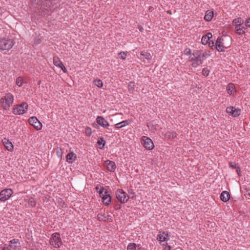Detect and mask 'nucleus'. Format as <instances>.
<instances>
[{
  "mask_svg": "<svg viewBox=\"0 0 250 250\" xmlns=\"http://www.w3.org/2000/svg\"><path fill=\"white\" fill-rule=\"evenodd\" d=\"M245 195L246 197H247L248 196H250V191H247Z\"/></svg>",
  "mask_w": 250,
  "mask_h": 250,
  "instance_id": "54",
  "label": "nucleus"
},
{
  "mask_svg": "<svg viewBox=\"0 0 250 250\" xmlns=\"http://www.w3.org/2000/svg\"><path fill=\"white\" fill-rule=\"evenodd\" d=\"M56 153L59 157H62V148L61 147H58L56 148Z\"/></svg>",
  "mask_w": 250,
  "mask_h": 250,
  "instance_id": "35",
  "label": "nucleus"
},
{
  "mask_svg": "<svg viewBox=\"0 0 250 250\" xmlns=\"http://www.w3.org/2000/svg\"><path fill=\"white\" fill-rule=\"evenodd\" d=\"M114 208L116 210H119L121 208V204H115L114 206Z\"/></svg>",
  "mask_w": 250,
  "mask_h": 250,
  "instance_id": "44",
  "label": "nucleus"
},
{
  "mask_svg": "<svg viewBox=\"0 0 250 250\" xmlns=\"http://www.w3.org/2000/svg\"><path fill=\"white\" fill-rule=\"evenodd\" d=\"M192 57L190 58L189 61H195L198 58L197 57V55H194L192 54Z\"/></svg>",
  "mask_w": 250,
  "mask_h": 250,
  "instance_id": "43",
  "label": "nucleus"
},
{
  "mask_svg": "<svg viewBox=\"0 0 250 250\" xmlns=\"http://www.w3.org/2000/svg\"><path fill=\"white\" fill-rule=\"evenodd\" d=\"M8 245L12 250H17L18 247H20V243L18 239H13L9 241Z\"/></svg>",
  "mask_w": 250,
  "mask_h": 250,
  "instance_id": "15",
  "label": "nucleus"
},
{
  "mask_svg": "<svg viewBox=\"0 0 250 250\" xmlns=\"http://www.w3.org/2000/svg\"><path fill=\"white\" fill-rule=\"evenodd\" d=\"M54 64L58 67H60L61 66H63L62 62L60 61V59L58 57H54L53 59Z\"/></svg>",
  "mask_w": 250,
  "mask_h": 250,
  "instance_id": "24",
  "label": "nucleus"
},
{
  "mask_svg": "<svg viewBox=\"0 0 250 250\" xmlns=\"http://www.w3.org/2000/svg\"><path fill=\"white\" fill-rule=\"evenodd\" d=\"M108 193V191L105 190L104 194H102V196H101L103 204L105 205H108L111 201V197Z\"/></svg>",
  "mask_w": 250,
  "mask_h": 250,
  "instance_id": "14",
  "label": "nucleus"
},
{
  "mask_svg": "<svg viewBox=\"0 0 250 250\" xmlns=\"http://www.w3.org/2000/svg\"><path fill=\"white\" fill-rule=\"evenodd\" d=\"M116 197L121 203H125L127 201L129 197L122 189H118L116 193Z\"/></svg>",
  "mask_w": 250,
  "mask_h": 250,
  "instance_id": "5",
  "label": "nucleus"
},
{
  "mask_svg": "<svg viewBox=\"0 0 250 250\" xmlns=\"http://www.w3.org/2000/svg\"><path fill=\"white\" fill-rule=\"evenodd\" d=\"M60 68H61L62 70L63 71L64 73L67 72V69L63 65V66H61V67H60Z\"/></svg>",
  "mask_w": 250,
  "mask_h": 250,
  "instance_id": "52",
  "label": "nucleus"
},
{
  "mask_svg": "<svg viewBox=\"0 0 250 250\" xmlns=\"http://www.w3.org/2000/svg\"><path fill=\"white\" fill-rule=\"evenodd\" d=\"M120 124H121V123L116 124L115 125V127L117 128H121L125 126V125H120Z\"/></svg>",
  "mask_w": 250,
  "mask_h": 250,
  "instance_id": "48",
  "label": "nucleus"
},
{
  "mask_svg": "<svg viewBox=\"0 0 250 250\" xmlns=\"http://www.w3.org/2000/svg\"><path fill=\"white\" fill-rule=\"evenodd\" d=\"M244 22V20L241 18H237L233 20L232 21V25H237L241 26Z\"/></svg>",
  "mask_w": 250,
  "mask_h": 250,
  "instance_id": "21",
  "label": "nucleus"
},
{
  "mask_svg": "<svg viewBox=\"0 0 250 250\" xmlns=\"http://www.w3.org/2000/svg\"><path fill=\"white\" fill-rule=\"evenodd\" d=\"M85 132L87 136H90L92 134L91 129L90 127H87L85 128Z\"/></svg>",
  "mask_w": 250,
  "mask_h": 250,
  "instance_id": "36",
  "label": "nucleus"
},
{
  "mask_svg": "<svg viewBox=\"0 0 250 250\" xmlns=\"http://www.w3.org/2000/svg\"><path fill=\"white\" fill-rule=\"evenodd\" d=\"M120 123H121V124L124 123V125H128L129 123H130V121L129 120H125V121H123Z\"/></svg>",
  "mask_w": 250,
  "mask_h": 250,
  "instance_id": "51",
  "label": "nucleus"
},
{
  "mask_svg": "<svg viewBox=\"0 0 250 250\" xmlns=\"http://www.w3.org/2000/svg\"><path fill=\"white\" fill-rule=\"evenodd\" d=\"M28 104L26 103L23 102L21 104L17 105L13 108V112L14 114H22L25 113L28 109Z\"/></svg>",
  "mask_w": 250,
  "mask_h": 250,
  "instance_id": "4",
  "label": "nucleus"
},
{
  "mask_svg": "<svg viewBox=\"0 0 250 250\" xmlns=\"http://www.w3.org/2000/svg\"><path fill=\"white\" fill-rule=\"evenodd\" d=\"M5 250V247H4L2 250Z\"/></svg>",
  "mask_w": 250,
  "mask_h": 250,
  "instance_id": "61",
  "label": "nucleus"
},
{
  "mask_svg": "<svg viewBox=\"0 0 250 250\" xmlns=\"http://www.w3.org/2000/svg\"><path fill=\"white\" fill-rule=\"evenodd\" d=\"M13 45L12 40L5 38L0 39V50H9L12 47Z\"/></svg>",
  "mask_w": 250,
  "mask_h": 250,
  "instance_id": "3",
  "label": "nucleus"
},
{
  "mask_svg": "<svg viewBox=\"0 0 250 250\" xmlns=\"http://www.w3.org/2000/svg\"><path fill=\"white\" fill-rule=\"evenodd\" d=\"M213 13L212 11L209 10L207 11L204 17V19L206 21H210L213 17Z\"/></svg>",
  "mask_w": 250,
  "mask_h": 250,
  "instance_id": "23",
  "label": "nucleus"
},
{
  "mask_svg": "<svg viewBox=\"0 0 250 250\" xmlns=\"http://www.w3.org/2000/svg\"><path fill=\"white\" fill-rule=\"evenodd\" d=\"M151 57L152 56L150 53L146 52H142L140 53V55L139 58L143 60H144L145 59H146L147 60H150L151 59Z\"/></svg>",
  "mask_w": 250,
  "mask_h": 250,
  "instance_id": "20",
  "label": "nucleus"
},
{
  "mask_svg": "<svg viewBox=\"0 0 250 250\" xmlns=\"http://www.w3.org/2000/svg\"><path fill=\"white\" fill-rule=\"evenodd\" d=\"M137 245L134 243H130L127 248V250H136Z\"/></svg>",
  "mask_w": 250,
  "mask_h": 250,
  "instance_id": "29",
  "label": "nucleus"
},
{
  "mask_svg": "<svg viewBox=\"0 0 250 250\" xmlns=\"http://www.w3.org/2000/svg\"><path fill=\"white\" fill-rule=\"evenodd\" d=\"M236 171H237L238 175H240V173H241V169H240V167L238 166H237L236 167Z\"/></svg>",
  "mask_w": 250,
  "mask_h": 250,
  "instance_id": "50",
  "label": "nucleus"
},
{
  "mask_svg": "<svg viewBox=\"0 0 250 250\" xmlns=\"http://www.w3.org/2000/svg\"><path fill=\"white\" fill-rule=\"evenodd\" d=\"M166 136L168 138H174L175 137H176V136H177V134L175 132H167L166 134Z\"/></svg>",
  "mask_w": 250,
  "mask_h": 250,
  "instance_id": "30",
  "label": "nucleus"
},
{
  "mask_svg": "<svg viewBox=\"0 0 250 250\" xmlns=\"http://www.w3.org/2000/svg\"><path fill=\"white\" fill-rule=\"evenodd\" d=\"M192 55H197V57L199 59L204 58L205 59L206 58L209 56L211 55V52L210 51H208L204 52L203 53H202L201 50H196L192 53Z\"/></svg>",
  "mask_w": 250,
  "mask_h": 250,
  "instance_id": "12",
  "label": "nucleus"
},
{
  "mask_svg": "<svg viewBox=\"0 0 250 250\" xmlns=\"http://www.w3.org/2000/svg\"><path fill=\"white\" fill-rule=\"evenodd\" d=\"M40 12L41 13V14L43 16L50 15L52 13L50 8L47 6H42L40 9Z\"/></svg>",
  "mask_w": 250,
  "mask_h": 250,
  "instance_id": "17",
  "label": "nucleus"
},
{
  "mask_svg": "<svg viewBox=\"0 0 250 250\" xmlns=\"http://www.w3.org/2000/svg\"><path fill=\"white\" fill-rule=\"evenodd\" d=\"M97 144L99 146L100 149H103L105 144V141L104 138L100 137L97 141Z\"/></svg>",
  "mask_w": 250,
  "mask_h": 250,
  "instance_id": "25",
  "label": "nucleus"
},
{
  "mask_svg": "<svg viewBox=\"0 0 250 250\" xmlns=\"http://www.w3.org/2000/svg\"><path fill=\"white\" fill-rule=\"evenodd\" d=\"M226 112L234 117H237L240 114L241 110L233 106H229L226 108Z\"/></svg>",
  "mask_w": 250,
  "mask_h": 250,
  "instance_id": "9",
  "label": "nucleus"
},
{
  "mask_svg": "<svg viewBox=\"0 0 250 250\" xmlns=\"http://www.w3.org/2000/svg\"><path fill=\"white\" fill-rule=\"evenodd\" d=\"M236 33L239 35H241L245 33V31L243 30V29L241 28H237Z\"/></svg>",
  "mask_w": 250,
  "mask_h": 250,
  "instance_id": "38",
  "label": "nucleus"
},
{
  "mask_svg": "<svg viewBox=\"0 0 250 250\" xmlns=\"http://www.w3.org/2000/svg\"><path fill=\"white\" fill-rule=\"evenodd\" d=\"M138 28L141 32H142L143 30H144L143 28L141 25H139L138 26Z\"/></svg>",
  "mask_w": 250,
  "mask_h": 250,
  "instance_id": "55",
  "label": "nucleus"
},
{
  "mask_svg": "<svg viewBox=\"0 0 250 250\" xmlns=\"http://www.w3.org/2000/svg\"><path fill=\"white\" fill-rule=\"evenodd\" d=\"M50 244L56 248L60 247L62 243L59 233H54L52 234L50 239Z\"/></svg>",
  "mask_w": 250,
  "mask_h": 250,
  "instance_id": "2",
  "label": "nucleus"
},
{
  "mask_svg": "<svg viewBox=\"0 0 250 250\" xmlns=\"http://www.w3.org/2000/svg\"><path fill=\"white\" fill-rule=\"evenodd\" d=\"M119 57L121 59L125 60L126 58V54L125 52H121L119 54Z\"/></svg>",
  "mask_w": 250,
  "mask_h": 250,
  "instance_id": "39",
  "label": "nucleus"
},
{
  "mask_svg": "<svg viewBox=\"0 0 250 250\" xmlns=\"http://www.w3.org/2000/svg\"><path fill=\"white\" fill-rule=\"evenodd\" d=\"M96 189L97 190V189H98V187H96Z\"/></svg>",
  "mask_w": 250,
  "mask_h": 250,
  "instance_id": "62",
  "label": "nucleus"
},
{
  "mask_svg": "<svg viewBox=\"0 0 250 250\" xmlns=\"http://www.w3.org/2000/svg\"><path fill=\"white\" fill-rule=\"evenodd\" d=\"M29 123L33 125L35 128L39 130L42 128V123L38 120L36 117H31L28 119Z\"/></svg>",
  "mask_w": 250,
  "mask_h": 250,
  "instance_id": "7",
  "label": "nucleus"
},
{
  "mask_svg": "<svg viewBox=\"0 0 250 250\" xmlns=\"http://www.w3.org/2000/svg\"><path fill=\"white\" fill-rule=\"evenodd\" d=\"M13 103V96L10 93H8L0 100L1 106L4 109L9 107Z\"/></svg>",
  "mask_w": 250,
  "mask_h": 250,
  "instance_id": "1",
  "label": "nucleus"
},
{
  "mask_svg": "<svg viewBox=\"0 0 250 250\" xmlns=\"http://www.w3.org/2000/svg\"><path fill=\"white\" fill-rule=\"evenodd\" d=\"M204 60V58L203 59H197L195 61H194L191 64V66L194 67H196L197 66L202 64L203 61Z\"/></svg>",
  "mask_w": 250,
  "mask_h": 250,
  "instance_id": "27",
  "label": "nucleus"
},
{
  "mask_svg": "<svg viewBox=\"0 0 250 250\" xmlns=\"http://www.w3.org/2000/svg\"><path fill=\"white\" fill-rule=\"evenodd\" d=\"M104 190V187H101L100 190L99 191V193L101 197L102 196V194H104L103 193Z\"/></svg>",
  "mask_w": 250,
  "mask_h": 250,
  "instance_id": "46",
  "label": "nucleus"
},
{
  "mask_svg": "<svg viewBox=\"0 0 250 250\" xmlns=\"http://www.w3.org/2000/svg\"><path fill=\"white\" fill-rule=\"evenodd\" d=\"M230 198V194L227 191H223L220 195V199L224 202H227Z\"/></svg>",
  "mask_w": 250,
  "mask_h": 250,
  "instance_id": "18",
  "label": "nucleus"
},
{
  "mask_svg": "<svg viewBox=\"0 0 250 250\" xmlns=\"http://www.w3.org/2000/svg\"><path fill=\"white\" fill-rule=\"evenodd\" d=\"M245 25L247 27H250V18L246 20Z\"/></svg>",
  "mask_w": 250,
  "mask_h": 250,
  "instance_id": "41",
  "label": "nucleus"
},
{
  "mask_svg": "<svg viewBox=\"0 0 250 250\" xmlns=\"http://www.w3.org/2000/svg\"><path fill=\"white\" fill-rule=\"evenodd\" d=\"M167 13H168V14H171V11H170V10L167 11Z\"/></svg>",
  "mask_w": 250,
  "mask_h": 250,
  "instance_id": "60",
  "label": "nucleus"
},
{
  "mask_svg": "<svg viewBox=\"0 0 250 250\" xmlns=\"http://www.w3.org/2000/svg\"><path fill=\"white\" fill-rule=\"evenodd\" d=\"M2 143L6 148L8 150H11L13 148V146L11 142L6 138H4L2 140Z\"/></svg>",
  "mask_w": 250,
  "mask_h": 250,
  "instance_id": "19",
  "label": "nucleus"
},
{
  "mask_svg": "<svg viewBox=\"0 0 250 250\" xmlns=\"http://www.w3.org/2000/svg\"><path fill=\"white\" fill-rule=\"evenodd\" d=\"M41 42V40L39 37L35 38L34 43L35 44H40Z\"/></svg>",
  "mask_w": 250,
  "mask_h": 250,
  "instance_id": "40",
  "label": "nucleus"
},
{
  "mask_svg": "<svg viewBox=\"0 0 250 250\" xmlns=\"http://www.w3.org/2000/svg\"><path fill=\"white\" fill-rule=\"evenodd\" d=\"M235 26L236 30H237V28H241V26L234 25Z\"/></svg>",
  "mask_w": 250,
  "mask_h": 250,
  "instance_id": "59",
  "label": "nucleus"
},
{
  "mask_svg": "<svg viewBox=\"0 0 250 250\" xmlns=\"http://www.w3.org/2000/svg\"><path fill=\"white\" fill-rule=\"evenodd\" d=\"M208 43L209 47L211 49H213V47L214 48V47L215 46L214 44V42L213 41H208Z\"/></svg>",
  "mask_w": 250,
  "mask_h": 250,
  "instance_id": "45",
  "label": "nucleus"
},
{
  "mask_svg": "<svg viewBox=\"0 0 250 250\" xmlns=\"http://www.w3.org/2000/svg\"><path fill=\"white\" fill-rule=\"evenodd\" d=\"M76 158L75 154L73 152H69L66 156V160L68 163H72L73 157Z\"/></svg>",
  "mask_w": 250,
  "mask_h": 250,
  "instance_id": "26",
  "label": "nucleus"
},
{
  "mask_svg": "<svg viewBox=\"0 0 250 250\" xmlns=\"http://www.w3.org/2000/svg\"><path fill=\"white\" fill-rule=\"evenodd\" d=\"M184 53H185V54L186 55H188L190 54H191L190 49H189L188 48H187L186 49H185Z\"/></svg>",
  "mask_w": 250,
  "mask_h": 250,
  "instance_id": "42",
  "label": "nucleus"
},
{
  "mask_svg": "<svg viewBox=\"0 0 250 250\" xmlns=\"http://www.w3.org/2000/svg\"><path fill=\"white\" fill-rule=\"evenodd\" d=\"M97 218L100 221H112V216L111 214H108L105 216L104 214L99 213L97 215Z\"/></svg>",
  "mask_w": 250,
  "mask_h": 250,
  "instance_id": "10",
  "label": "nucleus"
},
{
  "mask_svg": "<svg viewBox=\"0 0 250 250\" xmlns=\"http://www.w3.org/2000/svg\"><path fill=\"white\" fill-rule=\"evenodd\" d=\"M5 247V250H12L9 246H7V247Z\"/></svg>",
  "mask_w": 250,
  "mask_h": 250,
  "instance_id": "56",
  "label": "nucleus"
},
{
  "mask_svg": "<svg viewBox=\"0 0 250 250\" xmlns=\"http://www.w3.org/2000/svg\"><path fill=\"white\" fill-rule=\"evenodd\" d=\"M170 248H170V246H167V247H166V250H170Z\"/></svg>",
  "mask_w": 250,
  "mask_h": 250,
  "instance_id": "58",
  "label": "nucleus"
},
{
  "mask_svg": "<svg viewBox=\"0 0 250 250\" xmlns=\"http://www.w3.org/2000/svg\"><path fill=\"white\" fill-rule=\"evenodd\" d=\"M96 121L98 125L103 127L107 128V126H109V124L107 121L101 116H98L96 119Z\"/></svg>",
  "mask_w": 250,
  "mask_h": 250,
  "instance_id": "16",
  "label": "nucleus"
},
{
  "mask_svg": "<svg viewBox=\"0 0 250 250\" xmlns=\"http://www.w3.org/2000/svg\"><path fill=\"white\" fill-rule=\"evenodd\" d=\"M241 28L243 29V30L245 32V30L246 29V28H245L244 26H242L241 27Z\"/></svg>",
  "mask_w": 250,
  "mask_h": 250,
  "instance_id": "57",
  "label": "nucleus"
},
{
  "mask_svg": "<svg viewBox=\"0 0 250 250\" xmlns=\"http://www.w3.org/2000/svg\"><path fill=\"white\" fill-rule=\"evenodd\" d=\"M209 41L208 39H207V38L205 36V35H204L201 39V43L204 44L206 45L208 43Z\"/></svg>",
  "mask_w": 250,
  "mask_h": 250,
  "instance_id": "34",
  "label": "nucleus"
},
{
  "mask_svg": "<svg viewBox=\"0 0 250 250\" xmlns=\"http://www.w3.org/2000/svg\"><path fill=\"white\" fill-rule=\"evenodd\" d=\"M142 141L143 142V145L146 149L151 150L154 148V146L153 142L149 138L143 136L142 137Z\"/></svg>",
  "mask_w": 250,
  "mask_h": 250,
  "instance_id": "8",
  "label": "nucleus"
},
{
  "mask_svg": "<svg viewBox=\"0 0 250 250\" xmlns=\"http://www.w3.org/2000/svg\"><path fill=\"white\" fill-rule=\"evenodd\" d=\"M95 84L98 87H102L103 86V82L101 80H97L94 81Z\"/></svg>",
  "mask_w": 250,
  "mask_h": 250,
  "instance_id": "32",
  "label": "nucleus"
},
{
  "mask_svg": "<svg viewBox=\"0 0 250 250\" xmlns=\"http://www.w3.org/2000/svg\"><path fill=\"white\" fill-rule=\"evenodd\" d=\"M234 88H235V86H234V84H233L232 83H229L227 87V90L228 93L230 95L232 94V92H233V90L234 89Z\"/></svg>",
  "mask_w": 250,
  "mask_h": 250,
  "instance_id": "28",
  "label": "nucleus"
},
{
  "mask_svg": "<svg viewBox=\"0 0 250 250\" xmlns=\"http://www.w3.org/2000/svg\"><path fill=\"white\" fill-rule=\"evenodd\" d=\"M205 36L207 38V39L209 40L210 39L212 38V35L211 33L208 32L206 35H205Z\"/></svg>",
  "mask_w": 250,
  "mask_h": 250,
  "instance_id": "49",
  "label": "nucleus"
},
{
  "mask_svg": "<svg viewBox=\"0 0 250 250\" xmlns=\"http://www.w3.org/2000/svg\"><path fill=\"white\" fill-rule=\"evenodd\" d=\"M229 166L230 167H232L233 168H236V167H237V164L234 162H230Z\"/></svg>",
  "mask_w": 250,
  "mask_h": 250,
  "instance_id": "47",
  "label": "nucleus"
},
{
  "mask_svg": "<svg viewBox=\"0 0 250 250\" xmlns=\"http://www.w3.org/2000/svg\"><path fill=\"white\" fill-rule=\"evenodd\" d=\"M223 40L221 37H219L215 42V46L214 48H216L218 51L221 52L224 51L225 47L223 45L222 41Z\"/></svg>",
  "mask_w": 250,
  "mask_h": 250,
  "instance_id": "13",
  "label": "nucleus"
},
{
  "mask_svg": "<svg viewBox=\"0 0 250 250\" xmlns=\"http://www.w3.org/2000/svg\"><path fill=\"white\" fill-rule=\"evenodd\" d=\"M13 190L10 188H6L0 192V201L4 202L7 200L13 194Z\"/></svg>",
  "mask_w": 250,
  "mask_h": 250,
  "instance_id": "6",
  "label": "nucleus"
},
{
  "mask_svg": "<svg viewBox=\"0 0 250 250\" xmlns=\"http://www.w3.org/2000/svg\"><path fill=\"white\" fill-rule=\"evenodd\" d=\"M169 238V236H168V235L167 233H166L165 232H163V235L162 234H159L158 235V239H159V240L160 241H161V242H164L165 241H166V240H167V239Z\"/></svg>",
  "mask_w": 250,
  "mask_h": 250,
  "instance_id": "22",
  "label": "nucleus"
},
{
  "mask_svg": "<svg viewBox=\"0 0 250 250\" xmlns=\"http://www.w3.org/2000/svg\"><path fill=\"white\" fill-rule=\"evenodd\" d=\"M209 71L208 69H207L206 68H204L202 70V74L205 76H208L209 74Z\"/></svg>",
  "mask_w": 250,
  "mask_h": 250,
  "instance_id": "37",
  "label": "nucleus"
},
{
  "mask_svg": "<svg viewBox=\"0 0 250 250\" xmlns=\"http://www.w3.org/2000/svg\"><path fill=\"white\" fill-rule=\"evenodd\" d=\"M28 204L32 208L35 207L36 203L35 199L33 198H29L28 201Z\"/></svg>",
  "mask_w": 250,
  "mask_h": 250,
  "instance_id": "31",
  "label": "nucleus"
},
{
  "mask_svg": "<svg viewBox=\"0 0 250 250\" xmlns=\"http://www.w3.org/2000/svg\"><path fill=\"white\" fill-rule=\"evenodd\" d=\"M104 165L109 171H114L116 168L115 163L113 161L109 160L105 161L104 162Z\"/></svg>",
  "mask_w": 250,
  "mask_h": 250,
  "instance_id": "11",
  "label": "nucleus"
},
{
  "mask_svg": "<svg viewBox=\"0 0 250 250\" xmlns=\"http://www.w3.org/2000/svg\"><path fill=\"white\" fill-rule=\"evenodd\" d=\"M22 83L23 81L21 77H19L16 80V84L18 86L21 87L22 85Z\"/></svg>",
  "mask_w": 250,
  "mask_h": 250,
  "instance_id": "33",
  "label": "nucleus"
},
{
  "mask_svg": "<svg viewBox=\"0 0 250 250\" xmlns=\"http://www.w3.org/2000/svg\"><path fill=\"white\" fill-rule=\"evenodd\" d=\"M128 193L130 194H133V195H134L135 194V193L133 192L132 189L129 190H128Z\"/></svg>",
  "mask_w": 250,
  "mask_h": 250,
  "instance_id": "53",
  "label": "nucleus"
}]
</instances>
